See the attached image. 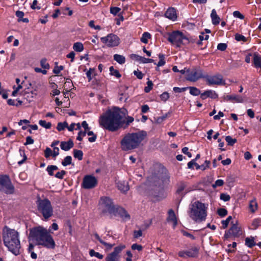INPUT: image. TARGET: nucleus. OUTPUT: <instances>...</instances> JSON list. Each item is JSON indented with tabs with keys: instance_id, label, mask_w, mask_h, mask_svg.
Returning <instances> with one entry per match:
<instances>
[{
	"instance_id": "1",
	"label": "nucleus",
	"mask_w": 261,
	"mask_h": 261,
	"mask_svg": "<svg viewBox=\"0 0 261 261\" xmlns=\"http://www.w3.org/2000/svg\"><path fill=\"white\" fill-rule=\"evenodd\" d=\"M126 110L118 107H114L107 110L99 117V123L103 128L110 132H116L120 128H126L134 119L132 116H127L124 119Z\"/></svg>"
},
{
	"instance_id": "2",
	"label": "nucleus",
	"mask_w": 261,
	"mask_h": 261,
	"mask_svg": "<svg viewBox=\"0 0 261 261\" xmlns=\"http://www.w3.org/2000/svg\"><path fill=\"white\" fill-rule=\"evenodd\" d=\"M30 239L37 245L42 246L49 249L55 248L56 243L49 232L42 226L34 227L30 231Z\"/></svg>"
},
{
	"instance_id": "3",
	"label": "nucleus",
	"mask_w": 261,
	"mask_h": 261,
	"mask_svg": "<svg viewBox=\"0 0 261 261\" xmlns=\"http://www.w3.org/2000/svg\"><path fill=\"white\" fill-rule=\"evenodd\" d=\"M146 137L147 133L144 130L126 134L120 142L121 150L130 151L138 148L142 145V142Z\"/></svg>"
},
{
	"instance_id": "4",
	"label": "nucleus",
	"mask_w": 261,
	"mask_h": 261,
	"mask_svg": "<svg viewBox=\"0 0 261 261\" xmlns=\"http://www.w3.org/2000/svg\"><path fill=\"white\" fill-rule=\"evenodd\" d=\"M3 240L5 246L15 255L21 252L18 232L14 229L5 226L3 230Z\"/></svg>"
},
{
	"instance_id": "5",
	"label": "nucleus",
	"mask_w": 261,
	"mask_h": 261,
	"mask_svg": "<svg viewBox=\"0 0 261 261\" xmlns=\"http://www.w3.org/2000/svg\"><path fill=\"white\" fill-rule=\"evenodd\" d=\"M207 206L199 201L194 202L189 212L190 217L196 222L205 220L207 216Z\"/></svg>"
},
{
	"instance_id": "6",
	"label": "nucleus",
	"mask_w": 261,
	"mask_h": 261,
	"mask_svg": "<svg viewBox=\"0 0 261 261\" xmlns=\"http://www.w3.org/2000/svg\"><path fill=\"white\" fill-rule=\"evenodd\" d=\"M167 40L176 47H180L182 45H187L194 41L191 38L186 36L179 31H174L168 34Z\"/></svg>"
},
{
	"instance_id": "7",
	"label": "nucleus",
	"mask_w": 261,
	"mask_h": 261,
	"mask_svg": "<svg viewBox=\"0 0 261 261\" xmlns=\"http://www.w3.org/2000/svg\"><path fill=\"white\" fill-rule=\"evenodd\" d=\"M37 210L44 220H48L53 215V208L50 201L46 199L38 198L37 200Z\"/></svg>"
},
{
	"instance_id": "8",
	"label": "nucleus",
	"mask_w": 261,
	"mask_h": 261,
	"mask_svg": "<svg viewBox=\"0 0 261 261\" xmlns=\"http://www.w3.org/2000/svg\"><path fill=\"white\" fill-rule=\"evenodd\" d=\"M205 76L203 70L198 66L187 68L186 70V79L190 82H196L200 79L204 78Z\"/></svg>"
},
{
	"instance_id": "9",
	"label": "nucleus",
	"mask_w": 261,
	"mask_h": 261,
	"mask_svg": "<svg viewBox=\"0 0 261 261\" xmlns=\"http://www.w3.org/2000/svg\"><path fill=\"white\" fill-rule=\"evenodd\" d=\"M100 208L103 213L112 214L115 212V208L112 199L108 197H103L99 201Z\"/></svg>"
},
{
	"instance_id": "10",
	"label": "nucleus",
	"mask_w": 261,
	"mask_h": 261,
	"mask_svg": "<svg viewBox=\"0 0 261 261\" xmlns=\"http://www.w3.org/2000/svg\"><path fill=\"white\" fill-rule=\"evenodd\" d=\"M14 188L12 185L10 179L7 175L0 176V191L7 194H12Z\"/></svg>"
},
{
	"instance_id": "11",
	"label": "nucleus",
	"mask_w": 261,
	"mask_h": 261,
	"mask_svg": "<svg viewBox=\"0 0 261 261\" xmlns=\"http://www.w3.org/2000/svg\"><path fill=\"white\" fill-rule=\"evenodd\" d=\"M101 42L109 47L118 46L120 43V39L116 35L109 34L106 37L100 38Z\"/></svg>"
},
{
	"instance_id": "12",
	"label": "nucleus",
	"mask_w": 261,
	"mask_h": 261,
	"mask_svg": "<svg viewBox=\"0 0 261 261\" xmlns=\"http://www.w3.org/2000/svg\"><path fill=\"white\" fill-rule=\"evenodd\" d=\"M97 184L96 178L92 175H86L83 180L82 187L85 189H90L94 188Z\"/></svg>"
},
{
	"instance_id": "13",
	"label": "nucleus",
	"mask_w": 261,
	"mask_h": 261,
	"mask_svg": "<svg viewBox=\"0 0 261 261\" xmlns=\"http://www.w3.org/2000/svg\"><path fill=\"white\" fill-rule=\"evenodd\" d=\"M199 247L193 246L189 250L180 251L178 254L179 256L182 258L196 257L199 254Z\"/></svg>"
},
{
	"instance_id": "14",
	"label": "nucleus",
	"mask_w": 261,
	"mask_h": 261,
	"mask_svg": "<svg viewBox=\"0 0 261 261\" xmlns=\"http://www.w3.org/2000/svg\"><path fill=\"white\" fill-rule=\"evenodd\" d=\"M205 79H206L207 84L210 86L217 85H220L224 84V82L223 81V77L221 74H216L213 76L205 75Z\"/></svg>"
},
{
	"instance_id": "15",
	"label": "nucleus",
	"mask_w": 261,
	"mask_h": 261,
	"mask_svg": "<svg viewBox=\"0 0 261 261\" xmlns=\"http://www.w3.org/2000/svg\"><path fill=\"white\" fill-rule=\"evenodd\" d=\"M242 234V230L240 227L236 224H233L227 232L225 234L226 238L231 237L239 238Z\"/></svg>"
},
{
	"instance_id": "16",
	"label": "nucleus",
	"mask_w": 261,
	"mask_h": 261,
	"mask_svg": "<svg viewBox=\"0 0 261 261\" xmlns=\"http://www.w3.org/2000/svg\"><path fill=\"white\" fill-rule=\"evenodd\" d=\"M112 214L115 216H119L124 221H127L130 219V215L125 210L121 207L115 208V212Z\"/></svg>"
},
{
	"instance_id": "17",
	"label": "nucleus",
	"mask_w": 261,
	"mask_h": 261,
	"mask_svg": "<svg viewBox=\"0 0 261 261\" xmlns=\"http://www.w3.org/2000/svg\"><path fill=\"white\" fill-rule=\"evenodd\" d=\"M205 163L206 164V166H200L195 162V160H192L188 163V167L189 169H193V166H195L197 170L201 169L202 170H204L209 167L210 161L206 160L205 161Z\"/></svg>"
},
{
	"instance_id": "18",
	"label": "nucleus",
	"mask_w": 261,
	"mask_h": 261,
	"mask_svg": "<svg viewBox=\"0 0 261 261\" xmlns=\"http://www.w3.org/2000/svg\"><path fill=\"white\" fill-rule=\"evenodd\" d=\"M225 101H230L232 102L242 103L244 100L243 97L237 94L228 95L224 97Z\"/></svg>"
},
{
	"instance_id": "19",
	"label": "nucleus",
	"mask_w": 261,
	"mask_h": 261,
	"mask_svg": "<svg viewBox=\"0 0 261 261\" xmlns=\"http://www.w3.org/2000/svg\"><path fill=\"white\" fill-rule=\"evenodd\" d=\"M168 215L167 221L168 222H172L173 223V227L175 228L177 225V219L174 211L172 209L169 210L168 212Z\"/></svg>"
},
{
	"instance_id": "20",
	"label": "nucleus",
	"mask_w": 261,
	"mask_h": 261,
	"mask_svg": "<svg viewBox=\"0 0 261 261\" xmlns=\"http://www.w3.org/2000/svg\"><path fill=\"white\" fill-rule=\"evenodd\" d=\"M218 97V95L217 93L212 90H206L200 94V97L202 99H205L207 97H210L212 99H216Z\"/></svg>"
},
{
	"instance_id": "21",
	"label": "nucleus",
	"mask_w": 261,
	"mask_h": 261,
	"mask_svg": "<svg viewBox=\"0 0 261 261\" xmlns=\"http://www.w3.org/2000/svg\"><path fill=\"white\" fill-rule=\"evenodd\" d=\"M165 16L170 20L173 21L175 20L177 18V14L175 9L173 8H169L166 11Z\"/></svg>"
},
{
	"instance_id": "22",
	"label": "nucleus",
	"mask_w": 261,
	"mask_h": 261,
	"mask_svg": "<svg viewBox=\"0 0 261 261\" xmlns=\"http://www.w3.org/2000/svg\"><path fill=\"white\" fill-rule=\"evenodd\" d=\"M116 184L118 189L123 193L126 192L129 189L128 183L125 181H118Z\"/></svg>"
},
{
	"instance_id": "23",
	"label": "nucleus",
	"mask_w": 261,
	"mask_h": 261,
	"mask_svg": "<svg viewBox=\"0 0 261 261\" xmlns=\"http://www.w3.org/2000/svg\"><path fill=\"white\" fill-rule=\"evenodd\" d=\"M73 142L71 140H69L67 142L62 141L60 144L61 148L65 151L69 150L71 148L73 147Z\"/></svg>"
},
{
	"instance_id": "24",
	"label": "nucleus",
	"mask_w": 261,
	"mask_h": 261,
	"mask_svg": "<svg viewBox=\"0 0 261 261\" xmlns=\"http://www.w3.org/2000/svg\"><path fill=\"white\" fill-rule=\"evenodd\" d=\"M212 23L214 25H217L220 23V18L217 14L215 9H213L211 14Z\"/></svg>"
},
{
	"instance_id": "25",
	"label": "nucleus",
	"mask_w": 261,
	"mask_h": 261,
	"mask_svg": "<svg viewBox=\"0 0 261 261\" xmlns=\"http://www.w3.org/2000/svg\"><path fill=\"white\" fill-rule=\"evenodd\" d=\"M253 64L256 68H261V57L256 53L253 54Z\"/></svg>"
},
{
	"instance_id": "26",
	"label": "nucleus",
	"mask_w": 261,
	"mask_h": 261,
	"mask_svg": "<svg viewBox=\"0 0 261 261\" xmlns=\"http://www.w3.org/2000/svg\"><path fill=\"white\" fill-rule=\"evenodd\" d=\"M95 238L99 241V242L103 245L105 247H106L108 249H111L113 247V246L114 245V244H111L108 243L105 241H103L99 236V235L97 233L94 234Z\"/></svg>"
},
{
	"instance_id": "27",
	"label": "nucleus",
	"mask_w": 261,
	"mask_h": 261,
	"mask_svg": "<svg viewBox=\"0 0 261 261\" xmlns=\"http://www.w3.org/2000/svg\"><path fill=\"white\" fill-rule=\"evenodd\" d=\"M245 245L249 248H252L256 245L254 238L252 237H247L245 239Z\"/></svg>"
},
{
	"instance_id": "28",
	"label": "nucleus",
	"mask_w": 261,
	"mask_h": 261,
	"mask_svg": "<svg viewBox=\"0 0 261 261\" xmlns=\"http://www.w3.org/2000/svg\"><path fill=\"white\" fill-rule=\"evenodd\" d=\"M114 60L120 64H123L125 62V58L123 56L118 54L114 55Z\"/></svg>"
},
{
	"instance_id": "29",
	"label": "nucleus",
	"mask_w": 261,
	"mask_h": 261,
	"mask_svg": "<svg viewBox=\"0 0 261 261\" xmlns=\"http://www.w3.org/2000/svg\"><path fill=\"white\" fill-rule=\"evenodd\" d=\"M73 49L77 52H81L84 50L83 44L80 42H75L73 44Z\"/></svg>"
},
{
	"instance_id": "30",
	"label": "nucleus",
	"mask_w": 261,
	"mask_h": 261,
	"mask_svg": "<svg viewBox=\"0 0 261 261\" xmlns=\"http://www.w3.org/2000/svg\"><path fill=\"white\" fill-rule=\"evenodd\" d=\"M125 248V246L123 245H119L114 248V250L111 253L116 256H119V254L121 251Z\"/></svg>"
},
{
	"instance_id": "31",
	"label": "nucleus",
	"mask_w": 261,
	"mask_h": 261,
	"mask_svg": "<svg viewBox=\"0 0 261 261\" xmlns=\"http://www.w3.org/2000/svg\"><path fill=\"white\" fill-rule=\"evenodd\" d=\"M249 208L252 213H254L257 208V203L255 199L250 201L249 203Z\"/></svg>"
},
{
	"instance_id": "32",
	"label": "nucleus",
	"mask_w": 261,
	"mask_h": 261,
	"mask_svg": "<svg viewBox=\"0 0 261 261\" xmlns=\"http://www.w3.org/2000/svg\"><path fill=\"white\" fill-rule=\"evenodd\" d=\"M151 38V35L148 32H144L141 38V41L144 43H148V39Z\"/></svg>"
},
{
	"instance_id": "33",
	"label": "nucleus",
	"mask_w": 261,
	"mask_h": 261,
	"mask_svg": "<svg viewBox=\"0 0 261 261\" xmlns=\"http://www.w3.org/2000/svg\"><path fill=\"white\" fill-rule=\"evenodd\" d=\"M73 156L75 158L81 161L83 159V153L82 150L74 149L73 150Z\"/></svg>"
},
{
	"instance_id": "34",
	"label": "nucleus",
	"mask_w": 261,
	"mask_h": 261,
	"mask_svg": "<svg viewBox=\"0 0 261 261\" xmlns=\"http://www.w3.org/2000/svg\"><path fill=\"white\" fill-rule=\"evenodd\" d=\"M109 70L111 75H114L117 78H119L121 76V75L120 74L119 71L118 70L115 69L113 66H111L109 68Z\"/></svg>"
},
{
	"instance_id": "35",
	"label": "nucleus",
	"mask_w": 261,
	"mask_h": 261,
	"mask_svg": "<svg viewBox=\"0 0 261 261\" xmlns=\"http://www.w3.org/2000/svg\"><path fill=\"white\" fill-rule=\"evenodd\" d=\"M72 163V157L70 155L66 156L63 161L62 162V165L63 166H67L71 164Z\"/></svg>"
},
{
	"instance_id": "36",
	"label": "nucleus",
	"mask_w": 261,
	"mask_h": 261,
	"mask_svg": "<svg viewBox=\"0 0 261 261\" xmlns=\"http://www.w3.org/2000/svg\"><path fill=\"white\" fill-rule=\"evenodd\" d=\"M58 169V168L57 166L50 165L47 167L46 171H47V172L49 175L53 176L54 175V171L57 170Z\"/></svg>"
},
{
	"instance_id": "37",
	"label": "nucleus",
	"mask_w": 261,
	"mask_h": 261,
	"mask_svg": "<svg viewBox=\"0 0 261 261\" xmlns=\"http://www.w3.org/2000/svg\"><path fill=\"white\" fill-rule=\"evenodd\" d=\"M225 140L227 142V144L230 146L233 145L237 141L236 139H233L230 136H226L225 137Z\"/></svg>"
},
{
	"instance_id": "38",
	"label": "nucleus",
	"mask_w": 261,
	"mask_h": 261,
	"mask_svg": "<svg viewBox=\"0 0 261 261\" xmlns=\"http://www.w3.org/2000/svg\"><path fill=\"white\" fill-rule=\"evenodd\" d=\"M190 93L194 96H197L200 94V91L198 88L194 87H190Z\"/></svg>"
},
{
	"instance_id": "39",
	"label": "nucleus",
	"mask_w": 261,
	"mask_h": 261,
	"mask_svg": "<svg viewBox=\"0 0 261 261\" xmlns=\"http://www.w3.org/2000/svg\"><path fill=\"white\" fill-rule=\"evenodd\" d=\"M89 254L91 256H95L99 259H102L103 257V255L99 252H95L93 249L90 250Z\"/></svg>"
},
{
	"instance_id": "40",
	"label": "nucleus",
	"mask_w": 261,
	"mask_h": 261,
	"mask_svg": "<svg viewBox=\"0 0 261 261\" xmlns=\"http://www.w3.org/2000/svg\"><path fill=\"white\" fill-rule=\"evenodd\" d=\"M67 127H68V123L67 122L64 121V122H59L57 124V129L59 131H62Z\"/></svg>"
},
{
	"instance_id": "41",
	"label": "nucleus",
	"mask_w": 261,
	"mask_h": 261,
	"mask_svg": "<svg viewBox=\"0 0 261 261\" xmlns=\"http://www.w3.org/2000/svg\"><path fill=\"white\" fill-rule=\"evenodd\" d=\"M119 256H116L111 253L107 256L106 261H119Z\"/></svg>"
},
{
	"instance_id": "42",
	"label": "nucleus",
	"mask_w": 261,
	"mask_h": 261,
	"mask_svg": "<svg viewBox=\"0 0 261 261\" xmlns=\"http://www.w3.org/2000/svg\"><path fill=\"white\" fill-rule=\"evenodd\" d=\"M39 124L43 127L46 129H49L51 126L50 122H47L45 120H40L39 121Z\"/></svg>"
},
{
	"instance_id": "43",
	"label": "nucleus",
	"mask_w": 261,
	"mask_h": 261,
	"mask_svg": "<svg viewBox=\"0 0 261 261\" xmlns=\"http://www.w3.org/2000/svg\"><path fill=\"white\" fill-rule=\"evenodd\" d=\"M87 135L88 136H91L92 137H89L88 138V141L90 142H94L96 141V139L97 138V136L96 135L94 134V133L92 132V131H89V130H87Z\"/></svg>"
},
{
	"instance_id": "44",
	"label": "nucleus",
	"mask_w": 261,
	"mask_h": 261,
	"mask_svg": "<svg viewBox=\"0 0 261 261\" xmlns=\"http://www.w3.org/2000/svg\"><path fill=\"white\" fill-rule=\"evenodd\" d=\"M94 72L95 69L92 68H90L89 70L86 72V74L89 82L92 79V74L95 75Z\"/></svg>"
},
{
	"instance_id": "45",
	"label": "nucleus",
	"mask_w": 261,
	"mask_h": 261,
	"mask_svg": "<svg viewBox=\"0 0 261 261\" xmlns=\"http://www.w3.org/2000/svg\"><path fill=\"white\" fill-rule=\"evenodd\" d=\"M186 187V185L184 182H181L179 183L178 188L176 190V193L179 195L182 194V192L184 190Z\"/></svg>"
},
{
	"instance_id": "46",
	"label": "nucleus",
	"mask_w": 261,
	"mask_h": 261,
	"mask_svg": "<svg viewBox=\"0 0 261 261\" xmlns=\"http://www.w3.org/2000/svg\"><path fill=\"white\" fill-rule=\"evenodd\" d=\"M159 58L160 59L159 62L157 64L154 63V64H156L158 67L162 66L165 64V61L164 60V56L163 54H160L159 55Z\"/></svg>"
},
{
	"instance_id": "47",
	"label": "nucleus",
	"mask_w": 261,
	"mask_h": 261,
	"mask_svg": "<svg viewBox=\"0 0 261 261\" xmlns=\"http://www.w3.org/2000/svg\"><path fill=\"white\" fill-rule=\"evenodd\" d=\"M40 65H41V67L45 69H48L49 68V65L47 62L46 59L45 58L42 59L41 60Z\"/></svg>"
},
{
	"instance_id": "48",
	"label": "nucleus",
	"mask_w": 261,
	"mask_h": 261,
	"mask_svg": "<svg viewBox=\"0 0 261 261\" xmlns=\"http://www.w3.org/2000/svg\"><path fill=\"white\" fill-rule=\"evenodd\" d=\"M261 224V219H254L252 223V226L253 227V229H256Z\"/></svg>"
},
{
	"instance_id": "49",
	"label": "nucleus",
	"mask_w": 261,
	"mask_h": 261,
	"mask_svg": "<svg viewBox=\"0 0 261 261\" xmlns=\"http://www.w3.org/2000/svg\"><path fill=\"white\" fill-rule=\"evenodd\" d=\"M235 39L238 41L246 42L247 40L246 38L242 35L236 34L235 35Z\"/></svg>"
},
{
	"instance_id": "50",
	"label": "nucleus",
	"mask_w": 261,
	"mask_h": 261,
	"mask_svg": "<svg viewBox=\"0 0 261 261\" xmlns=\"http://www.w3.org/2000/svg\"><path fill=\"white\" fill-rule=\"evenodd\" d=\"M147 86L145 87L144 91L146 93H148L152 89L153 83L152 81L148 80L147 82Z\"/></svg>"
},
{
	"instance_id": "51",
	"label": "nucleus",
	"mask_w": 261,
	"mask_h": 261,
	"mask_svg": "<svg viewBox=\"0 0 261 261\" xmlns=\"http://www.w3.org/2000/svg\"><path fill=\"white\" fill-rule=\"evenodd\" d=\"M217 213L220 216L223 217L227 214V211L225 208H220L218 210Z\"/></svg>"
},
{
	"instance_id": "52",
	"label": "nucleus",
	"mask_w": 261,
	"mask_h": 261,
	"mask_svg": "<svg viewBox=\"0 0 261 261\" xmlns=\"http://www.w3.org/2000/svg\"><path fill=\"white\" fill-rule=\"evenodd\" d=\"M220 199L224 201H228L230 200V197L229 195L225 193H221L220 195Z\"/></svg>"
},
{
	"instance_id": "53",
	"label": "nucleus",
	"mask_w": 261,
	"mask_h": 261,
	"mask_svg": "<svg viewBox=\"0 0 261 261\" xmlns=\"http://www.w3.org/2000/svg\"><path fill=\"white\" fill-rule=\"evenodd\" d=\"M232 219L231 216H229L227 218L222 221V224L223 228H225L227 227L230 221Z\"/></svg>"
},
{
	"instance_id": "54",
	"label": "nucleus",
	"mask_w": 261,
	"mask_h": 261,
	"mask_svg": "<svg viewBox=\"0 0 261 261\" xmlns=\"http://www.w3.org/2000/svg\"><path fill=\"white\" fill-rule=\"evenodd\" d=\"M121 10V9L119 7H114L110 8V13L112 14L116 15H117Z\"/></svg>"
},
{
	"instance_id": "55",
	"label": "nucleus",
	"mask_w": 261,
	"mask_h": 261,
	"mask_svg": "<svg viewBox=\"0 0 261 261\" xmlns=\"http://www.w3.org/2000/svg\"><path fill=\"white\" fill-rule=\"evenodd\" d=\"M66 172L64 170H62L60 172H58L55 174V177L56 178H59V179H63L64 178V176L66 174Z\"/></svg>"
},
{
	"instance_id": "56",
	"label": "nucleus",
	"mask_w": 261,
	"mask_h": 261,
	"mask_svg": "<svg viewBox=\"0 0 261 261\" xmlns=\"http://www.w3.org/2000/svg\"><path fill=\"white\" fill-rule=\"evenodd\" d=\"M224 184V181L222 179H218L217 180L215 183L212 185L214 188H216L217 187L222 186Z\"/></svg>"
},
{
	"instance_id": "57",
	"label": "nucleus",
	"mask_w": 261,
	"mask_h": 261,
	"mask_svg": "<svg viewBox=\"0 0 261 261\" xmlns=\"http://www.w3.org/2000/svg\"><path fill=\"white\" fill-rule=\"evenodd\" d=\"M140 62L142 63H153L154 60L152 59L145 58L144 57H141L140 58Z\"/></svg>"
},
{
	"instance_id": "58",
	"label": "nucleus",
	"mask_w": 261,
	"mask_h": 261,
	"mask_svg": "<svg viewBox=\"0 0 261 261\" xmlns=\"http://www.w3.org/2000/svg\"><path fill=\"white\" fill-rule=\"evenodd\" d=\"M63 69L64 67L63 66H56L53 70V72L56 74H58Z\"/></svg>"
},
{
	"instance_id": "59",
	"label": "nucleus",
	"mask_w": 261,
	"mask_h": 261,
	"mask_svg": "<svg viewBox=\"0 0 261 261\" xmlns=\"http://www.w3.org/2000/svg\"><path fill=\"white\" fill-rule=\"evenodd\" d=\"M19 152H20V154L21 155H23V159L20 161H18V164L19 165H21V164H22L24 161L27 160V156H25V153H24V151L20 149H19Z\"/></svg>"
},
{
	"instance_id": "60",
	"label": "nucleus",
	"mask_w": 261,
	"mask_h": 261,
	"mask_svg": "<svg viewBox=\"0 0 261 261\" xmlns=\"http://www.w3.org/2000/svg\"><path fill=\"white\" fill-rule=\"evenodd\" d=\"M227 44L226 43H220L217 45V49L221 51H224L227 48Z\"/></svg>"
},
{
	"instance_id": "61",
	"label": "nucleus",
	"mask_w": 261,
	"mask_h": 261,
	"mask_svg": "<svg viewBox=\"0 0 261 261\" xmlns=\"http://www.w3.org/2000/svg\"><path fill=\"white\" fill-rule=\"evenodd\" d=\"M53 152L50 148L47 147L44 151V156L46 158H49L50 155H52Z\"/></svg>"
},
{
	"instance_id": "62",
	"label": "nucleus",
	"mask_w": 261,
	"mask_h": 261,
	"mask_svg": "<svg viewBox=\"0 0 261 261\" xmlns=\"http://www.w3.org/2000/svg\"><path fill=\"white\" fill-rule=\"evenodd\" d=\"M233 15L234 17L239 18L241 19H243L244 18V16L238 11H234Z\"/></svg>"
},
{
	"instance_id": "63",
	"label": "nucleus",
	"mask_w": 261,
	"mask_h": 261,
	"mask_svg": "<svg viewBox=\"0 0 261 261\" xmlns=\"http://www.w3.org/2000/svg\"><path fill=\"white\" fill-rule=\"evenodd\" d=\"M131 248L134 250H137L138 251H141L143 249V247L141 245H139L137 244H133L132 245Z\"/></svg>"
},
{
	"instance_id": "64",
	"label": "nucleus",
	"mask_w": 261,
	"mask_h": 261,
	"mask_svg": "<svg viewBox=\"0 0 261 261\" xmlns=\"http://www.w3.org/2000/svg\"><path fill=\"white\" fill-rule=\"evenodd\" d=\"M134 74L139 79H142L144 75V74L142 73V72L141 71H139V70H135L134 71Z\"/></svg>"
}]
</instances>
